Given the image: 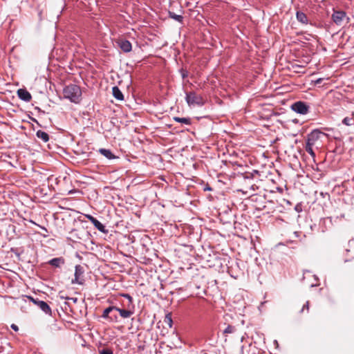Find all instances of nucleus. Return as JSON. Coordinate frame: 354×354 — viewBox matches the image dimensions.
Instances as JSON below:
<instances>
[{
  "label": "nucleus",
  "instance_id": "obj_1",
  "mask_svg": "<svg viewBox=\"0 0 354 354\" xmlns=\"http://www.w3.org/2000/svg\"><path fill=\"white\" fill-rule=\"evenodd\" d=\"M120 297L127 299V301H121V307L118 306V313L123 319L129 318L135 313V305L132 297L127 293H120Z\"/></svg>",
  "mask_w": 354,
  "mask_h": 354
},
{
  "label": "nucleus",
  "instance_id": "obj_2",
  "mask_svg": "<svg viewBox=\"0 0 354 354\" xmlns=\"http://www.w3.org/2000/svg\"><path fill=\"white\" fill-rule=\"evenodd\" d=\"M63 94L64 97L71 102L78 103L81 100L82 91L79 86L71 84L64 88Z\"/></svg>",
  "mask_w": 354,
  "mask_h": 354
},
{
  "label": "nucleus",
  "instance_id": "obj_3",
  "mask_svg": "<svg viewBox=\"0 0 354 354\" xmlns=\"http://www.w3.org/2000/svg\"><path fill=\"white\" fill-rule=\"evenodd\" d=\"M185 100L187 104L191 106H199L204 105L205 100L201 95H198L194 91L187 92L185 96Z\"/></svg>",
  "mask_w": 354,
  "mask_h": 354
},
{
  "label": "nucleus",
  "instance_id": "obj_4",
  "mask_svg": "<svg viewBox=\"0 0 354 354\" xmlns=\"http://www.w3.org/2000/svg\"><path fill=\"white\" fill-rule=\"evenodd\" d=\"M252 180L253 174L243 176V184L246 185V187L245 189H239V191L243 192L245 194L252 195V192H255V190L258 188L256 185L252 183Z\"/></svg>",
  "mask_w": 354,
  "mask_h": 354
},
{
  "label": "nucleus",
  "instance_id": "obj_5",
  "mask_svg": "<svg viewBox=\"0 0 354 354\" xmlns=\"http://www.w3.org/2000/svg\"><path fill=\"white\" fill-rule=\"evenodd\" d=\"M291 109L297 113L306 115L309 112L310 106L306 102L297 101L291 105Z\"/></svg>",
  "mask_w": 354,
  "mask_h": 354
},
{
  "label": "nucleus",
  "instance_id": "obj_6",
  "mask_svg": "<svg viewBox=\"0 0 354 354\" xmlns=\"http://www.w3.org/2000/svg\"><path fill=\"white\" fill-rule=\"evenodd\" d=\"M84 273V268L81 265H76L75 267V277L71 281L72 284H84V280L83 274Z\"/></svg>",
  "mask_w": 354,
  "mask_h": 354
},
{
  "label": "nucleus",
  "instance_id": "obj_7",
  "mask_svg": "<svg viewBox=\"0 0 354 354\" xmlns=\"http://www.w3.org/2000/svg\"><path fill=\"white\" fill-rule=\"evenodd\" d=\"M28 298L46 315H51V308L46 302H45L44 301L39 300L38 299H35L30 296L28 297Z\"/></svg>",
  "mask_w": 354,
  "mask_h": 354
},
{
  "label": "nucleus",
  "instance_id": "obj_8",
  "mask_svg": "<svg viewBox=\"0 0 354 354\" xmlns=\"http://www.w3.org/2000/svg\"><path fill=\"white\" fill-rule=\"evenodd\" d=\"M322 133L319 130H314L308 135L306 145L314 146L320 138Z\"/></svg>",
  "mask_w": 354,
  "mask_h": 354
},
{
  "label": "nucleus",
  "instance_id": "obj_9",
  "mask_svg": "<svg viewBox=\"0 0 354 354\" xmlns=\"http://www.w3.org/2000/svg\"><path fill=\"white\" fill-rule=\"evenodd\" d=\"M86 218L100 232L104 234H107L109 232V230L106 229L105 226L101 222H100L96 218L93 217L91 215H86Z\"/></svg>",
  "mask_w": 354,
  "mask_h": 354
},
{
  "label": "nucleus",
  "instance_id": "obj_10",
  "mask_svg": "<svg viewBox=\"0 0 354 354\" xmlns=\"http://www.w3.org/2000/svg\"><path fill=\"white\" fill-rule=\"evenodd\" d=\"M346 15V12L344 11H334L332 15V19L337 25L340 26Z\"/></svg>",
  "mask_w": 354,
  "mask_h": 354
},
{
  "label": "nucleus",
  "instance_id": "obj_11",
  "mask_svg": "<svg viewBox=\"0 0 354 354\" xmlns=\"http://www.w3.org/2000/svg\"><path fill=\"white\" fill-rule=\"evenodd\" d=\"M17 95L19 99L26 102H29L32 99L31 94L25 88L18 89Z\"/></svg>",
  "mask_w": 354,
  "mask_h": 354
},
{
  "label": "nucleus",
  "instance_id": "obj_12",
  "mask_svg": "<svg viewBox=\"0 0 354 354\" xmlns=\"http://www.w3.org/2000/svg\"><path fill=\"white\" fill-rule=\"evenodd\" d=\"M113 312H118V306L116 305H111L106 308H105L103 310V313L102 314V317L104 319H108L109 317V315L112 313Z\"/></svg>",
  "mask_w": 354,
  "mask_h": 354
},
{
  "label": "nucleus",
  "instance_id": "obj_13",
  "mask_svg": "<svg viewBox=\"0 0 354 354\" xmlns=\"http://www.w3.org/2000/svg\"><path fill=\"white\" fill-rule=\"evenodd\" d=\"M65 263V260L63 257H56L50 259L48 264L55 268H60Z\"/></svg>",
  "mask_w": 354,
  "mask_h": 354
},
{
  "label": "nucleus",
  "instance_id": "obj_14",
  "mask_svg": "<svg viewBox=\"0 0 354 354\" xmlns=\"http://www.w3.org/2000/svg\"><path fill=\"white\" fill-rule=\"evenodd\" d=\"M119 46L124 53H129L132 49L131 42L126 39L120 40L119 41Z\"/></svg>",
  "mask_w": 354,
  "mask_h": 354
},
{
  "label": "nucleus",
  "instance_id": "obj_15",
  "mask_svg": "<svg viewBox=\"0 0 354 354\" xmlns=\"http://www.w3.org/2000/svg\"><path fill=\"white\" fill-rule=\"evenodd\" d=\"M296 18L299 22H300L303 24H308V19L306 15L301 11H297L296 12Z\"/></svg>",
  "mask_w": 354,
  "mask_h": 354
},
{
  "label": "nucleus",
  "instance_id": "obj_16",
  "mask_svg": "<svg viewBox=\"0 0 354 354\" xmlns=\"http://www.w3.org/2000/svg\"><path fill=\"white\" fill-rule=\"evenodd\" d=\"M112 93H113V97L115 99L120 100V101H122L124 100V95H123L122 91L120 90V88L118 86H115L113 87Z\"/></svg>",
  "mask_w": 354,
  "mask_h": 354
},
{
  "label": "nucleus",
  "instance_id": "obj_17",
  "mask_svg": "<svg viewBox=\"0 0 354 354\" xmlns=\"http://www.w3.org/2000/svg\"><path fill=\"white\" fill-rule=\"evenodd\" d=\"M36 136L39 139L41 140L44 142H47L50 139L49 135L46 132L41 130H38L36 132Z\"/></svg>",
  "mask_w": 354,
  "mask_h": 354
},
{
  "label": "nucleus",
  "instance_id": "obj_18",
  "mask_svg": "<svg viewBox=\"0 0 354 354\" xmlns=\"http://www.w3.org/2000/svg\"><path fill=\"white\" fill-rule=\"evenodd\" d=\"M99 152L109 160L115 158V156L113 154L112 151L110 149L102 148L99 149Z\"/></svg>",
  "mask_w": 354,
  "mask_h": 354
},
{
  "label": "nucleus",
  "instance_id": "obj_19",
  "mask_svg": "<svg viewBox=\"0 0 354 354\" xmlns=\"http://www.w3.org/2000/svg\"><path fill=\"white\" fill-rule=\"evenodd\" d=\"M236 331V328L234 326L227 325L223 330V333L227 336L229 334L234 333Z\"/></svg>",
  "mask_w": 354,
  "mask_h": 354
},
{
  "label": "nucleus",
  "instance_id": "obj_20",
  "mask_svg": "<svg viewBox=\"0 0 354 354\" xmlns=\"http://www.w3.org/2000/svg\"><path fill=\"white\" fill-rule=\"evenodd\" d=\"M174 120L177 122L183 123L187 125H190L192 124L191 119L189 118L174 117Z\"/></svg>",
  "mask_w": 354,
  "mask_h": 354
},
{
  "label": "nucleus",
  "instance_id": "obj_21",
  "mask_svg": "<svg viewBox=\"0 0 354 354\" xmlns=\"http://www.w3.org/2000/svg\"><path fill=\"white\" fill-rule=\"evenodd\" d=\"M342 124L346 126L354 125V118L353 117H346L342 120Z\"/></svg>",
  "mask_w": 354,
  "mask_h": 354
},
{
  "label": "nucleus",
  "instance_id": "obj_22",
  "mask_svg": "<svg viewBox=\"0 0 354 354\" xmlns=\"http://www.w3.org/2000/svg\"><path fill=\"white\" fill-rule=\"evenodd\" d=\"M164 323L168 326L169 328H171L173 325V321L171 314H167L164 319Z\"/></svg>",
  "mask_w": 354,
  "mask_h": 354
},
{
  "label": "nucleus",
  "instance_id": "obj_23",
  "mask_svg": "<svg viewBox=\"0 0 354 354\" xmlns=\"http://www.w3.org/2000/svg\"><path fill=\"white\" fill-rule=\"evenodd\" d=\"M107 320L111 322L116 323V322H118V316L115 313V312H113L112 313H111L109 315V317L108 318Z\"/></svg>",
  "mask_w": 354,
  "mask_h": 354
},
{
  "label": "nucleus",
  "instance_id": "obj_24",
  "mask_svg": "<svg viewBox=\"0 0 354 354\" xmlns=\"http://www.w3.org/2000/svg\"><path fill=\"white\" fill-rule=\"evenodd\" d=\"M313 147V146L306 145L305 146V150L306 151V152H308L310 155V156L313 159H315V153L314 152Z\"/></svg>",
  "mask_w": 354,
  "mask_h": 354
},
{
  "label": "nucleus",
  "instance_id": "obj_25",
  "mask_svg": "<svg viewBox=\"0 0 354 354\" xmlns=\"http://www.w3.org/2000/svg\"><path fill=\"white\" fill-rule=\"evenodd\" d=\"M169 15L171 18L175 19L177 21L181 22L183 21V17L181 15H176L171 12H169Z\"/></svg>",
  "mask_w": 354,
  "mask_h": 354
},
{
  "label": "nucleus",
  "instance_id": "obj_26",
  "mask_svg": "<svg viewBox=\"0 0 354 354\" xmlns=\"http://www.w3.org/2000/svg\"><path fill=\"white\" fill-rule=\"evenodd\" d=\"M98 352L100 354H113V350L109 348L99 349Z\"/></svg>",
  "mask_w": 354,
  "mask_h": 354
},
{
  "label": "nucleus",
  "instance_id": "obj_27",
  "mask_svg": "<svg viewBox=\"0 0 354 354\" xmlns=\"http://www.w3.org/2000/svg\"><path fill=\"white\" fill-rule=\"evenodd\" d=\"M180 73L181 74L182 78L185 79L188 76V72L186 70H184L183 68H181L180 70Z\"/></svg>",
  "mask_w": 354,
  "mask_h": 354
},
{
  "label": "nucleus",
  "instance_id": "obj_28",
  "mask_svg": "<svg viewBox=\"0 0 354 354\" xmlns=\"http://www.w3.org/2000/svg\"><path fill=\"white\" fill-rule=\"evenodd\" d=\"M308 311L309 310V301H306V304L303 306L300 313H303L304 310Z\"/></svg>",
  "mask_w": 354,
  "mask_h": 354
},
{
  "label": "nucleus",
  "instance_id": "obj_29",
  "mask_svg": "<svg viewBox=\"0 0 354 354\" xmlns=\"http://www.w3.org/2000/svg\"><path fill=\"white\" fill-rule=\"evenodd\" d=\"M10 327L15 331H18L19 330V327L16 324H11Z\"/></svg>",
  "mask_w": 354,
  "mask_h": 354
},
{
  "label": "nucleus",
  "instance_id": "obj_30",
  "mask_svg": "<svg viewBox=\"0 0 354 354\" xmlns=\"http://www.w3.org/2000/svg\"><path fill=\"white\" fill-rule=\"evenodd\" d=\"M323 80H324L323 78H318L317 80H316L315 81V83L316 84H321Z\"/></svg>",
  "mask_w": 354,
  "mask_h": 354
},
{
  "label": "nucleus",
  "instance_id": "obj_31",
  "mask_svg": "<svg viewBox=\"0 0 354 354\" xmlns=\"http://www.w3.org/2000/svg\"><path fill=\"white\" fill-rule=\"evenodd\" d=\"M295 209L297 211V212H299L300 211V208H299V207L297 205L295 207Z\"/></svg>",
  "mask_w": 354,
  "mask_h": 354
},
{
  "label": "nucleus",
  "instance_id": "obj_32",
  "mask_svg": "<svg viewBox=\"0 0 354 354\" xmlns=\"http://www.w3.org/2000/svg\"><path fill=\"white\" fill-rule=\"evenodd\" d=\"M350 260H351V259H345V260H344V262H348V261H349Z\"/></svg>",
  "mask_w": 354,
  "mask_h": 354
},
{
  "label": "nucleus",
  "instance_id": "obj_33",
  "mask_svg": "<svg viewBox=\"0 0 354 354\" xmlns=\"http://www.w3.org/2000/svg\"><path fill=\"white\" fill-rule=\"evenodd\" d=\"M346 252H350V250L346 249Z\"/></svg>",
  "mask_w": 354,
  "mask_h": 354
},
{
  "label": "nucleus",
  "instance_id": "obj_34",
  "mask_svg": "<svg viewBox=\"0 0 354 354\" xmlns=\"http://www.w3.org/2000/svg\"><path fill=\"white\" fill-rule=\"evenodd\" d=\"M73 299L74 302H75V301H77V299H76V298Z\"/></svg>",
  "mask_w": 354,
  "mask_h": 354
}]
</instances>
